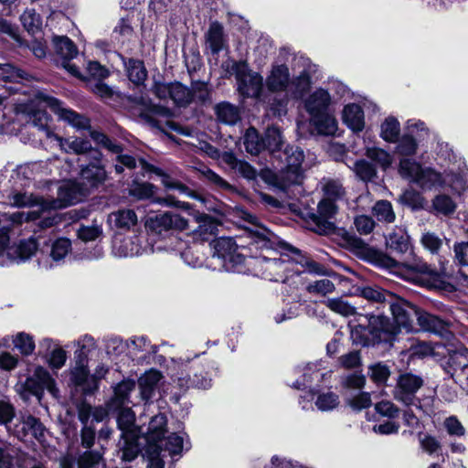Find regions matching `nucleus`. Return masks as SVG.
Here are the masks:
<instances>
[{
	"instance_id": "obj_1",
	"label": "nucleus",
	"mask_w": 468,
	"mask_h": 468,
	"mask_svg": "<svg viewBox=\"0 0 468 468\" xmlns=\"http://www.w3.org/2000/svg\"><path fill=\"white\" fill-rule=\"evenodd\" d=\"M19 186L3 194L11 207H37L28 212L13 213L0 212V266L5 267L15 263L25 262L34 256L37 250V243L34 237L10 243V233L23 224H34L39 218L40 212L67 207L77 202L68 185L58 188V200L47 201L39 197L18 189Z\"/></svg>"
},
{
	"instance_id": "obj_2",
	"label": "nucleus",
	"mask_w": 468,
	"mask_h": 468,
	"mask_svg": "<svg viewBox=\"0 0 468 468\" xmlns=\"http://www.w3.org/2000/svg\"><path fill=\"white\" fill-rule=\"evenodd\" d=\"M388 308L393 322L382 314L360 316L358 325L352 330L354 341L362 346L391 342L400 328L411 331L414 319L425 331L441 334L445 329V323L441 319L418 309L403 299L394 297V300L388 302Z\"/></svg>"
},
{
	"instance_id": "obj_3",
	"label": "nucleus",
	"mask_w": 468,
	"mask_h": 468,
	"mask_svg": "<svg viewBox=\"0 0 468 468\" xmlns=\"http://www.w3.org/2000/svg\"><path fill=\"white\" fill-rule=\"evenodd\" d=\"M265 85L269 91L284 95L282 100L271 106L275 115L282 116L287 112L288 101L301 100L310 90L312 80L309 72L305 69L292 78L287 65L277 64L271 66L266 77Z\"/></svg>"
},
{
	"instance_id": "obj_4",
	"label": "nucleus",
	"mask_w": 468,
	"mask_h": 468,
	"mask_svg": "<svg viewBox=\"0 0 468 468\" xmlns=\"http://www.w3.org/2000/svg\"><path fill=\"white\" fill-rule=\"evenodd\" d=\"M387 246L392 251L405 254L410 251V258L399 261L391 257L384 256L381 265L391 272L407 280H414L418 274H431L432 271L422 260L416 257L411 251L410 237L403 228H396L386 239Z\"/></svg>"
},
{
	"instance_id": "obj_5",
	"label": "nucleus",
	"mask_w": 468,
	"mask_h": 468,
	"mask_svg": "<svg viewBox=\"0 0 468 468\" xmlns=\"http://www.w3.org/2000/svg\"><path fill=\"white\" fill-rule=\"evenodd\" d=\"M282 249L287 253H282L280 258L262 257L254 260V266L261 271V275L265 279L273 282L282 281L283 283L288 282L292 275H289L287 272L293 262L301 265L303 271L309 272L321 273L323 271L322 265L303 256L298 249L286 243H282Z\"/></svg>"
},
{
	"instance_id": "obj_6",
	"label": "nucleus",
	"mask_w": 468,
	"mask_h": 468,
	"mask_svg": "<svg viewBox=\"0 0 468 468\" xmlns=\"http://www.w3.org/2000/svg\"><path fill=\"white\" fill-rule=\"evenodd\" d=\"M278 157L284 163V166L277 174L266 171L263 175L264 179L285 193H288L292 186L299 188L303 180V151L298 146H288Z\"/></svg>"
},
{
	"instance_id": "obj_7",
	"label": "nucleus",
	"mask_w": 468,
	"mask_h": 468,
	"mask_svg": "<svg viewBox=\"0 0 468 468\" xmlns=\"http://www.w3.org/2000/svg\"><path fill=\"white\" fill-rule=\"evenodd\" d=\"M198 356L199 354H195L193 357L171 358L168 366L171 378L183 391L190 388L207 389L212 386V379L207 372H204V366L194 361Z\"/></svg>"
},
{
	"instance_id": "obj_8",
	"label": "nucleus",
	"mask_w": 468,
	"mask_h": 468,
	"mask_svg": "<svg viewBox=\"0 0 468 468\" xmlns=\"http://www.w3.org/2000/svg\"><path fill=\"white\" fill-rule=\"evenodd\" d=\"M331 103L329 92L322 88L316 89L304 100V109L319 134L335 135L337 131V121L330 110Z\"/></svg>"
},
{
	"instance_id": "obj_9",
	"label": "nucleus",
	"mask_w": 468,
	"mask_h": 468,
	"mask_svg": "<svg viewBox=\"0 0 468 468\" xmlns=\"http://www.w3.org/2000/svg\"><path fill=\"white\" fill-rule=\"evenodd\" d=\"M399 175L423 190L441 187L445 184L443 175L431 167H423L410 158H402L399 165Z\"/></svg>"
},
{
	"instance_id": "obj_10",
	"label": "nucleus",
	"mask_w": 468,
	"mask_h": 468,
	"mask_svg": "<svg viewBox=\"0 0 468 468\" xmlns=\"http://www.w3.org/2000/svg\"><path fill=\"white\" fill-rule=\"evenodd\" d=\"M16 388L26 400L34 396L40 401L45 389L53 398L58 399L59 397V389L57 387L56 380L48 370L41 366L37 367L33 375L28 377L24 382L16 384Z\"/></svg>"
},
{
	"instance_id": "obj_11",
	"label": "nucleus",
	"mask_w": 468,
	"mask_h": 468,
	"mask_svg": "<svg viewBox=\"0 0 468 468\" xmlns=\"http://www.w3.org/2000/svg\"><path fill=\"white\" fill-rule=\"evenodd\" d=\"M423 379L411 373H405L399 377L397 386L394 390V398L406 406H416L426 415H431L433 410L431 407V399L421 403L415 396L416 392L422 387Z\"/></svg>"
},
{
	"instance_id": "obj_12",
	"label": "nucleus",
	"mask_w": 468,
	"mask_h": 468,
	"mask_svg": "<svg viewBox=\"0 0 468 468\" xmlns=\"http://www.w3.org/2000/svg\"><path fill=\"white\" fill-rule=\"evenodd\" d=\"M157 250H163V245L150 243L144 233L131 237L116 236L112 241V253L119 258L139 256Z\"/></svg>"
},
{
	"instance_id": "obj_13",
	"label": "nucleus",
	"mask_w": 468,
	"mask_h": 468,
	"mask_svg": "<svg viewBox=\"0 0 468 468\" xmlns=\"http://www.w3.org/2000/svg\"><path fill=\"white\" fill-rule=\"evenodd\" d=\"M227 67L230 68V73L234 74L237 80L238 90L240 95L248 98H258L262 90L263 79L249 69L244 61H230Z\"/></svg>"
},
{
	"instance_id": "obj_14",
	"label": "nucleus",
	"mask_w": 468,
	"mask_h": 468,
	"mask_svg": "<svg viewBox=\"0 0 468 468\" xmlns=\"http://www.w3.org/2000/svg\"><path fill=\"white\" fill-rule=\"evenodd\" d=\"M188 227L187 220L179 214L164 212L150 218L146 222L149 233L145 234L148 241L155 242L157 236L167 233L169 230H185Z\"/></svg>"
},
{
	"instance_id": "obj_15",
	"label": "nucleus",
	"mask_w": 468,
	"mask_h": 468,
	"mask_svg": "<svg viewBox=\"0 0 468 468\" xmlns=\"http://www.w3.org/2000/svg\"><path fill=\"white\" fill-rule=\"evenodd\" d=\"M39 93L37 92L35 100L25 106L23 112L28 124L36 128L44 138L54 141L58 134L51 127L52 118L45 111L48 106L39 101Z\"/></svg>"
},
{
	"instance_id": "obj_16",
	"label": "nucleus",
	"mask_w": 468,
	"mask_h": 468,
	"mask_svg": "<svg viewBox=\"0 0 468 468\" xmlns=\"http://www.w3.org/2000/svg\"><path fill=\"white\" fill-rule=\"evenodd\" d=\"M39 101L45 103L48 108L58 115V119L68 122L78 130H85L90 128V120L69 108L62 105L58 99L46 93H39Z\"/></svg>"
},
{
	"instance_id": "obj_17",
	"label": "nucleus",
	"mask_w": 468,
	"mask_h": 468,
	"mask_svg": "<svg viewBox=\"0 0 468 468\" xmlns=\"http://www.w3.org/2000/svg\"><path fill=\"white\" fill-rule=\"evenodd\" d=\"M58 62L72 76L79 77V69L70 62L78 55V48L68 37L55 36L52 39Z\"/></svg>"
},
{
	"instance_id": "obj_18",
	"label": "nucleus",
	"mask_w": 468,
	"mask_h": 468,
	"mask_svg": "<svg viewBox=\"0 0 468 468\" xmlns=\"http://www.w3.org/2000/svg\"><path fill=\"white\" fill-rule=\"evenodd\" d=\"M39 356L53 371L62 368L68 355L60 344L52 338H44L39 342Z\"/></svg>"
},
{
	"instance_id": "obj_19",
	"label": "nucleus",
	"mask_w": 468,
	"mask_h": 468,
	"mask_svg": "<svg viewBox=\"0 0 468 468\" xmlns=\"http://www.w3.org/2000/svg\"><path fill=\"white\" fill-rule=\"evenodd\" d=\"M54 141L58 143L60 150L67 154L84 155L87 159L97 162L102 156L101 153L98 149L93 148L87 139L80 137L63 138L58 135Z\"/></svg>"
},
{
	"instance_id": "obj_20",
	"label": "nucleus",
	"mask_w": 468,
	"mask_h": 468,
	"mask_svg": "<svg viewBox=\"0 0 468 468\" xmlns=\"http://www.w3.org/2000/svg\"><path fill=\"white\" fill-rule=\"evenodd\" d=\"M337 207L334 201L324 198L317 207V214L311 213L310 219L314 224V230L319 233H325L334 229V224L330 221L335 215Z\"/></svg>"
},
{
	"instance_id": "obj_21",
	"label": "nucleus",
	"mask_w": 468,
	"mask_h": 468,
	"mask_svg": "<svg viewBox=\"0 0 468 468\" xmlns=\"http://www.w3.org/2000/svg\"><path fill=\"white\" fill-rule=\"evenodd\" d=\"M163 250L179 253L185 263L193 268L200 267L203 263L202 258L195 253L194 249L177 236L169 235Z\"/></svg>"
},
{
	"instance_id": "obj_22",
	"label": "nucleus",
	"mask_w": 468,
	"mask_h": 468,
	"mask_svg": "<svg viewBox=\"0 0 468 468\" xmlns=\"http://www.w3.org/2000/svg\"><path fill=\"white\" fill-rule=\"evenodd\" d=\"M108 223L118 230H130L138 223V216L132 208H121L108 216Z\"/></svg>"
},
{
	"instance_id": "obj_23",
	"label": "nucleus",
	"mask_w": 468,
	"mask_h": 468,
	"mask_svg": "<svg viewBox=\"0 0 468 468\" xmlns=\"http://www.w3.org/2000/svg\"><path fill=\"white\" fill-rule=\"evenodd\" d=\"M88 363V358L74 357V366L70 369V380L75 386L81 387L85 391H92Z\"/></svg>"
},
{
	"instance_id": "obj_24",
	"label": "nucleus",
	"mask_w": 468,
	"mask_h": 468,
	"mask_svg": "<svg viewBox=\"0 0 468 468\" xmlns=\"http://www.w3.org/2000/svg\"><path fill=\"white\" fill-rule=\"evenodd\" d=\"M343 122L354 133L365 128V114L362 107L356 103L346 104L342 112Z\"/></svg>"
},
{
	"instance_id": "obj_25",
	"label": "nucleus",
	"mask_w": 468,
	"mask_h": 468,
	"mask_svg": "<svg viewBox=\"0 0 468 468\" xmlns=\"http://www.w3.org/2000/svg\"><path fill=\"white\" fill-rule=\"evenodd\" d=\"M196 222L198 224L194 230V234L201 240H208L210 238L217 235L219 222L212 217L197 212L194 214Z\"/></svg>"
},
{
	"instance_id": "obj_26",
	"label": "nucleus",
	"mask_w": 468,
	"mask_h": 468,
	"mask_svg": "<svg viewBox=\"0 0 468 468\" xmlns=\"http://www.w3.org/2000/svg\"><path fill=\"white\" fill-rule=\"evenodd\" d=\"M80 176L90 186H98L99 185H101L107 177L104 166L101 165V158L98 162L90 160L88 165H82Z\"/></svg>"
},
{
	"instance_id": "obj_27",
	"label": "nucleus",
	"mask_w": 468,
	"mask_h": 468,
	"mask_svg": "<svg viewBox=\"0 0 468 468\" xmlns=\"http://www.w3.org/2000/svg\"><path fill=\"white\" fill-rule=\"evenodd\" d=\"M185 437L186 434L180 432L171 433L166 438H163V443H159L162 451L167 452L171 457H181L184 450L190 449V443Z\"/></svg>"
},
{
	"instance_id": "obj_28",
	"label": "nucleus",
	"mask_w": 468,
	"mask_h": 468,
	"mask_svg": "<svg viewBox=\"0 0 468 468\" xmlns=\"http://www.w3.org/2000/svg\"><path fill=\"white\" fill-rule=\"evenodd\" d=\"M363 141L365 144V155L378 165L381 168L387 169L392 164V156L391 154L379 147L375 145H370L371 136L367 134H364Z\"/></svg>"
},
{
	"instance_id": "obj_29",
	"label": "nucleus",
	"mask_w": 468,
	"mask_h": 468,
	"mask_svg": "<svg viewBox=\"0 0 468 468\" xmlns=\"http://www.w3.org/2000/svg\"><path fill=\"white\" fill-rule=\"evenodd\" d=\"M117 424L122 431V435L140 434L141 428L135 425V414L128 406H122L118 410Z\"/></svg>"
},
{
	"instance_id": "obj_30",
	"label": "nucleus",
	"mask_w": 468,
	"mask_h": 468,
	"mask_svg": "<svg viewBox=\"0 0 468 468\" xmlns=\"http://www.w3.org/2000/svg\"><path fill=\"white\" fill-rule=\"evenodd\" d=\"M135 382L133 380H123L114 388L113 398L108 402L109 410H118L122 406L130 404L129 395L134 389Z\"/></svg>"
},
{
	"instance_id": "obj_31",
	"label": "nucleus",
	"mask_w": 468,
	"mask_h": 468,
	"mask_svg": "<svg viewBox=\"0 0 468 468\" xmlns=\"http://www.w3.org/2000/svg\"><path fill=\"white\" fill-rule=\"evenodd\" d=\"M162 378V374L156 369L146 371L138 380L140 394L144 400H149Z\"/></svg>"
},
{
	"instance_id": "obj_32",
	"label": "nucleus",
	"mask_w": 468,
	"mask_h": 468,
	"mask_svg": "<svg viewBox=\"0 0 468 468\" xmlns=\"http://www.w3.org/2000/svg\"><path fill=\"white\" fill-rule=\"evenodd\" d=\"M166 422V418L164 414H157L152 418L146 437L144 438L147 442L146 446H150L151 444L160 445L159 443H163Z\"/></svg>"
},
{
	"instance_id": "obj_33",
	"label": "nucleus",
	"mask_w": 468,
	"mask_h": 468,
	"mask_svg": "<svg viewBox=\"0 0 468 468\" xmlns=\"http://www.w3.org/2000/svg\"><path fill=\"white\" fill-rule=\"evenodd\" d=\"M214 111L218 121L221 123L234 125L240 120L239 107L230 102H219L216 104Z\"/></svg>"
},
{
	"instance_id": "obj_34",
	"label": "nucleus",
	"mask_w": 468,
	"mask_h": 468,
	"mask_svg": "<svg viewBox=\"0 0 468 468\" xmlns=\"http://www.w3.org/2000/svg\"><path fill=\"white\" fill-rule=\"evenodd\" d=\"M207 43L213 54H218L226 47L223 27L218 22L210 24L206 35Z\"/></svg>"
},
{
	"instance_id": "obj_35",
	"label": "nucleus",
	"mask_w": 468,
	"mask_h": 468,
	"mask_svg": "<svg viewBox=\"0 0 468 468\" xmlns=\"http://www.w3.org/2000/svg\"><path fill=\"white\" fill-rule=\"evenodd\" d=\"M256 258H247L244 254L235 251L229 258L222 264L226 271L246 273L250 271L248 265L254 264Z\"/></svg>"
},
{
	"instance_id": "obj_36",
	"label": "nucleus",
	"mask_w": 468,
	"mask_h": 468,
	"mask_svg": "<svg viewBox=\"0 0 468 468\" xmlns=\"http://www.w3.org/2000/svg\"><path fill=\"white\" fill-rule=\"evenodd\" d=\"M127 347L133 355H140V357L144 359L149 358L150 356L155 354L158 350V346L152 345L144 336L132 337L127 344Z\"/></svg>"
},
{
	"instance_id": "obj_37",
	"label": "nucleus",
	"mask_w": 468,
	"mask_h": 468,
	"mask_svg": "<svg viewBox=\"0 0 468 468\" xmlns=\"http://www.w3.org/2000/svg\"><path fill=\"white\" fill-rule=\"evenodd\" d=\"M44 165L43 162H35L17 166L12 175V180L16 185L23 187L32 179Z\"/></svg>"
},
{
	"instance_id": "obj_38",
	"label": "nucleus",
	"mask_w": 468,
	"mask_h": 468,
	"mask_svg": "<svg viewBox=\"0 0 468 468\" xmlns=\"http://www.w3.org/2000/svg\"><path fill=\"white\" fill-rule=\"evenodd\" d=\"M139 435L140 434L122 435L119 447L122 452L121 458L122 461L131 462L138 456V453L140 452L138 442Z\"/></svg>"
},
{
	"instance_id": "obj_39",
	"label": "nucleus",
	"mask_w": 468,
	"mask_h": 468,
	"mask_svg": "<svg viewBox=\"0 0 468 468\" xmlns=\"http://www.w3.org/2000/svg\"><path fill=\"white\" fill-rule=\"evenodd\" d=\"M400 134V123L394 116L387 117L380 124L379 136L389 144L398 142Z\"/></svg>"
},
{
	"instance_id": "obj_40",
	"label": "nucleus",
	"mask_w": 468,
	"mask_h": 468,
	"mask_svg": "<svg viewBox=\"0 0 468 468\" xmlns=\"http://www.w3.org/2000/svg\"><path fill=\"white\" fill-rule=\"evenodd\" d=\"M140 164L144 170L146 172L154 173L157 176L160 177L162 184L166 189L170 190H178L179 192H185L186 190V187L181 184L180 182L173 179L171 176H169L167 174H165L162 169L150 165L146 163L144 160H140Z\"/></svg>"
},
{
	"instance_id": "obj_41",
	"label": "nucleus",
	"mask_w": 468,
	"mask_h": 468,
	"mask_svg": "<svg viewBox=\"0 0 468 468\" xmlns=\"http://www.w3.org/2000/svg\"><path fill=\"white\" fill-rule=\"evenodd\" d=\"M238 248L239 246L232 238H219L215 242L213 257L221 260L223 264L232 253L238 250Z\"/></svg>"
},
{
	"instance_id": "obj_42",
	"label": "nucleus",
	"mask_w": 468,
	"mask_h": 468,
	"mask_svg": "<svg viewBox=\"0 0 468 468\" xmlns=\"http://www.w3.org/2000/svg\"><path fill=\"white\" fill-rule=\"evenodd\" d=\"M243 144L245 149L250 154H258L265 149V142L261 138L254 127L246 130L243 136Z\"/></svg>"
},
{
	"instance_id": "obj_43",
	"label": "nucleus",
	"mask_w": 468,
	"mask_h": 468,
	"mask_svg": "<svg viewBox=\"0 0 468 468\" xmlns=\"http://www.w3.org/2000/svg\"><path fill=\"white\" fill-rule=\"evenodd\" d=\"M129 80L135 85H141L147 77V71L143 61L131 58L125 63Z\"/></svg>"
},
{
	"instance_id": "obj_44",
	"label": "nucleus",
	"mask_w": 468,
	"mask_h": 468,
	"mask_svg": "<svg viewBox=\"0 0 468 468\" xmlns=\"http://www.w3.org/2000/svg\"><path fill=\"white\" fill-rule=\"evenodd\" d=\"M361 295L371 302L381 303L384 307L394 300V294L377 286H367L362 289Z\"/></svg>"
},
{
	"instance_id": "obj_45",
	"label": "nucleus",
	"mask_w": 468,
	"mask_h": 468,
	"mask_svg": "<svg viewBox=\"0 0 468 468\" xmlns=\"http://www.w3.org/2000/svg\"><path fill=\"white\" fill-rule=\"evenodd\" d=\"M20 21L24 28L31 35H36L41 31L42 19L35 9H26L20 16Z\"/></svg>"
},
{
	"instance_id": "obj_46",
	"label": "nucleus",
	"mask_w": 468,
	"mask_h": 468,
	"mask_svg": "<svg viewBox=\"0 0 468 468\" xmlns=\"http://www.w3.org/2000/svg\"><path fill=\"white\" fill-rule=\"evenodd\" d=\"M347 165L363 181H371L377 176L376 166L365 159H358L352 165Z\"/></svg>"
},
{
	"instance_id": "obj_47",
	"label": "nucleus",
	"mask_w": 468,
	"mask_h": 468,
	"mask_svg": "<svg viewBox=\"0 0 468 468\" xmlns=\"http://www.w3.org/2000/svg\"><path fill=\"white\" fill-rule=\"evenodd\" d=\"M244 218L248 222L251 223L255 228L254 230H251V232L253 233L252 239H254V242L256 244L261 243L262 246H266L267 242L270 241L271 237L273 236V233L268 230L263 226L259 225L258 218L256 216L250 213H244Z\"/></svg>"
},
{
	"instance_id": "obj_48",
	"label": "nucleus",
	"mask_w": 468,
	"mask_h": 468,
	"mask_svg": "<svg viewBox=\"0 0 468 468\" xmlns=\"http://www.w3.org/2000/svg\"><path fill=\"white\" fill-rule=\"evenodd\" d=\"M71 250V241L66 238H59L52 242L49 257L52 261L59 263Z\"/></svg>"
},
{
	"instance_id": "obj_49",
	"label": "nucleus",
	"mask_w": 468,
	"mask_h": 468,
	"mask_svg": "<svg viewBox=\"0 0 468 468\" xmlns=\"http://www.w3.org/2000/svg\"><path fill=\"white\" fill-rule=\"evenodd\" d=\"M29 74L11 64H0V81L20 82L27 80Z\"/></svg>"
},
{
	"instance_id": "obj_50",
	"label": "nucleus",
	"mask_w": 468,
	"mask_h": 468,
	"mask_svg": "<svg viewBox=\"0 0 468 468\" xmlns=\"http://www.w3.org/2000/svg\"><path fill=\"white\" fill-rule=\"evenodd\" d=\"M372 213L380 222L392 223L396 215L389 201L379 200L372 207Z\"/></svg>"
},
{
	"instance_id": "obj_51",
	"label": "nucleus",
	"mask_w": 468,
	"mask_h": 468,
	"mask_svg": "<svg viewBox=\"0 0 468 468\" xmlns=\"http://www.w3.org/2000/svg\"><path fill=\"white\" fill-rule=\"evenodd\" d=\"M12 342L23 356H30L36 347L33 336L25 332H20L14 335Z\"/></svg>"
},
{
	"instance_id": "obj_52",
	"label": "nucleus",
	"mask_w": 468,
	"mask_h": 468,
	"mask_svg": "<svg viewBox=\"0 0 468 468\" xmlns=\"http://www.w3.org/2000/svg\"><path fill=\"white\" fill-rule=\"evenodd\" d=\"M325 373H322L316 369L315 366H307L303 373V380L297 379L292 384V387L297 389L311 388V384L314 380L324 378Z\"/></svg>"
},
{
	"instance_id": "obj_53",
	"label": "nucleus",
	"mask_w": 468,
	"mask_h": 468,
	"mask_svg": "<svg viewBox=\"0 0 468 468\" xmlns=\"http://www.w3.org/2000/svg\"><path fill=\"white\" fill-rule=\"evenodd\" d=\"M339 405V397L333 391L318 393L315 406L321 411H330Z\"/></svg>"
},
{
	"instance_id": "obj_54",
	"label": "nucleus",
	"mask_w": 468,
	"mask_h": 468,
	"mask_svg": "<svg viewBox=\"0 0 468 468\" xmlns=\"http://www.w3.org/2000/svg\"><path fill=\"white\" fill-rule=\"evenodd\" d=\"M191 97L192 102L204 104L211 101L210 89L207 82L194 81L191 84Z\"/></svg>"
},
{
	"instance_id": "obj_55",
	"label": "nucleus",
	"mask_w": 468,
	"mask_h": 468,
	"mask_svg": "<svg viewBox=\"0 0 468 468\" xmlns=\"http://www.w3.org/2000/svg\"><path fill=\"white\" fill-rule=\"evenodd\" d=\"M418 149V144L413 135L405 133L397 142L396 152L403 156L414 155Z\"/></svg>"
},
{
	"instance_id": "obj_56",
	"label": "nucleus",
	"mask_w": 468,
	"mask_h": 468,
	"mask_svg": "<svg viewBox=\"0 0 468 468\" xmlns=\"http://www.w3.org/2000/svg\"><path fill=\"white\" fill-rule=\"evenodd\" d=\"M170 99L178 106H186L192 102L190 89L179 82L172 83Z\"/></svg>"
},
{
	"instance_id": "obj_57",
	"label": "nucleus",
	"mask_w": 468,
	"mask_h": 468,
	"mask_svg": "<svg viewBox=\"0 0 468 468\" xmlns=\"http://www.w3.org/2000/svg\"><path fill=\"white\" fill-rule=\"evenodd\" d=\"M23 430L31 434L37 441H42L45 439V427L38 419L33 416H27L23 421Z\"/></svg>"
},
{
	"instance_id": "obj_58",
	"label": "nucleus",
	"mask_w": 468,
	"mask_h": 468,
	"mask_svg": "<svg viewBox=\"0 0 468 468\" xmlns=\"http://www.w3.org/2000/svg\"><path fill=\"white\" fill-rule=\"evenodd\" d=\"M263 141L265 142V148H267L271 153H278L282 144L281 131L274 126L269 127L265 132Z\"/></svg>"
},
{
	"instance_id": "obj_59",
	"label": "nucleus",
	"mask_w": 468,
	"mask_h": 468,
	"mask_svg": "<svg viewBox=\"0 0 468 468\" xmlns=\"http://www.w3.org/2000/svg\"><path fill=\"white\" fill-rule=\"evenodd\" d=\"M324 303L330 310L343 316H350L356 314V308L342 298H330Z\"/></svg>"
},
{
	"instance_id": "obj_60",
	"label": "nucleus",
	"mask_w": 468,
	"mask_h": 468,
	"mask_svg": "<svg viewBox=\"0 0 468 468\" xmlns=\"http://www.w3.org/2000/svg\"><path fill=\"white\" fill-rule=\"evenodd\" d=\"M77 349L74 352V357L88 358V354L96 348V341L90 335L80 336L76 342Z\"/></svg>"
},
{
	"instance_id": "obj_61",
	"label": "nucleus",
	"mask_w": 468,
	"mask_h": 468,
	"mask_svg": "<svg viewBox=\"0 0 468 468\" xmlns=\"http://www.w3.org/2000/svg\"><path fill=\"white\" fill-rule=\"evenodd\" d=\"M432 207L437 213L449 215L454 212L456 205L451 197L438 195L432 201Z\"/></svg>"
},
{
	"instance_id": "obj_62",
	"label": "nucleus",
	"mask_w": 468,
	"mask_h": 468,
	"mask_svg": "<svg viewBox=\"0 0 468 468\" xmlns=\"http://www.w3.org/2000/svg\"><path fill=\"white\" fill-rule=\"evenodd\" d=\"M102 234V227L98 224H92L91 226L81 225L77 229L78 238L85 242L94 241L101 238Z\"/></svg>"
},
{
	"instance_id": "obj_63",
	"label": "nucleus",
	"mask_w": 468,
	"mask_h": 468,
	"mask_svg": "<svg viewBox=\"0 0 468 468\" xmlns=\"http://www.w3.org/2000/svg\"><path fill=\"white\" fill-rule=\"evenodd\" d=\"M162 447L150 445L145 448V456L148 460L147 468H165V463L161 457Z\"/></svg>"
},
{
	"instance_id": "obj_64",
	"label": "nucleus",
	"mask_w": 468,
	"mask_h": 468,
	"mask_svg": "<svg viewBox=\"0 0 468 468\" xmlns=\"http://www.w3.org/2000/svg\"><path fill=\"white\" fill-rule=\"evenodd\" d=\"M448 364L453 370H463L468 367V350L459 349L451 353Z\"/></svg>"
}]
</instances>
